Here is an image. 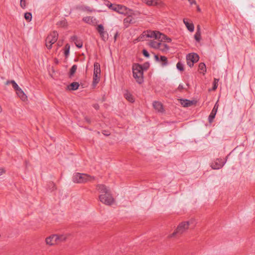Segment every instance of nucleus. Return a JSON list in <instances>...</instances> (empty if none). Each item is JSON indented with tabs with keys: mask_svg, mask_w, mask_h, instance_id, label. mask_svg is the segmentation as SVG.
<instances>
[{
	"mask_svg": "<svg viewBox=\"0 0 255 255\" xmlns=\"http://www.w3.org/2000/svg\"><path fill=\"white\" fill-rule=\"evenodd\" d=\"M96 189L101 193L99 198L102 203L107 205H111L114 203V198L110 190L105 185L98 184Z\"/></svg>",
	"mask_w": 255,
	"mask_h": 255,
	"instance_id": "1",
	"label": "nucleus"
},
{
	"mask_svg": "<svg viewBox=\"0 0 255 255\" xmlns=\"http://www.w3.org/2000/svg\"><path fill=\"white\" fill-rule=\"evenodd\" d=\"M95 177L87 174L75 173L73 174L72 181L76 183H85L94 180Z\"/></svg>",
	"mask_w": 255,
	"mask_h": 255,
	"instance_id": "2",
	"label": "nucleus"
},
{
	"mask_svg": "<svg viewBox=\"0 0 255 255\" xmlns=\"http://www.w3.org/2000/svg\"><path fill=\"white\" fill-rule=\"evenodd\" d=\"M133 76L138 84L143 82V72L142 66L139 64H134L132 66Z\"/></svg>",
	"mask_w": 255,
	"mask_h": 255,
	"instance_id": "3",
	"label": "nucleus"
},
{
	"mask_svg": "<svg viewBox=\"0 0 255 255\" xmlns=\"http://www.w3.org/2000/svg\"><path fill=\"white\" fill-rule=\"evenodd\" d=\"M190 224L189 221H184L180 223L175 231L169 236V238L176 237L185 233L189 229Z\"/></svg>",
	"mask_w": 255,
	"mask_h": 255,
	"instance_id": "4",
	"label": "nucleus"
},
{
	"mask_svg": "<svg viewBox=\"0 0 255 255\" xmlns=\"http://www.w3.org/2000/svg\"><path fill=\"white\" fill-rule=\"evenodd\" d=\"M104 3L110 9L120 14L126 15L127 13L130 10V9H128L125 6L120 4H113L110 3L109 1L107 0H104Z\"/></svg>",
	"mask_w": 255,
	"mask_h": 255,
	"instance_id": "5",
	"label": "nucleus"
},
{
	"mask_svg": "<svg viewBox=\"0 0 255 255\" xmlns=\"http://www.w3.org/2000/svg\"><path fill=\"white\" fill-rule=\"evenodd\" d=\"M58 34L57 31H53L47 36L45 40L46 46L48 49H51L52 45L58 39Z\"/></svg>",
	"mask_w": 255,
	"mask_h": 255,
	"instance_id": "6",
	"label": "nucleus"
},
{
	"mask_svg": "<svg viewBox=\"0 0 255 255\" xmlns=\"http://www.w3.org/2000/svg\"><path fill=\"white\" fill-rule=\"evenodd\" d=\"M126 15L127 17L124 19V25L126 28L129 27L130 24H133L136 22L135 18L136 14L132 10H129Z\"/></svg>",
	"mask_w": 255,
	"mask_h": 255,
	"instance_id": "7",
	"label": "nucleus"
},
{
	"mask_svg": "<svg viewBox=\"0 0 255 255\" xmlns=\"http://www.w3.org/2000/svg\"><path fill=\"white\" fill-rule=\"evenodd\" d=\"M94 69L93 81L92 85L94 87H95L100 80L101 69H100V65L98 63H95L94 64Z\"/></svg>",
	"mask_w": 255,
	"mask_h": 255,
	"instance_id": "8",
	"label": "nucleus"
},
{
	"mask_svg": "<svg viewBox=\"0 0 255 255\" xmlns=\"http://www.w3.org/2000/svg\"><path fill=\"white\" fill-rule=\"evenodd\" d=\"M159 31H144L141 35L139 37V40H143L145 38H155L158 39L159 38L158 33Z\"/></svg>",
	"mask_w": 255,
	"mask_h": 255,
	"instance_id": "9",
	"label": "nucleus"
},
{
	"mask_svg": "<svg viewBox=\"0 0 255 255\" xmlns=\"http://www.w3.org/2000/svg\"><path fill=\"white\" fill-rule=\"evenodd\" d=\"M199 59L198 55L194 53H189L186 56L187 64L190 67H193L194 63L197 62Z\"/></svg>",
	"mask_w": 255,
	"mask_h": 255,
	"instance_id": "10",
	"label": "nucleus"
},
{
	"mask_svg": "<svg viewBox=\"0 0 255 255\" xmlns=\"http://www.w3.org/2000/svg\"><path fill=\"white\" fill-rule=\"evenodd\" d=\"M96 30L103 40L105 41L108 39V34L107 31L105 30L104 27L102 24L97 25Z\"/></svg>",
	"mask_w": 255,
	"mask_h": 255,
	"instance_id": "11",
	"label": "nucleus"
},
{
	"mask_svg": "<svg viewBox=\"0 0 255 255\" xmlns=\"http://www.w3.org/2000/svg\"><path fill=\"white\" fill-rule=\"evenodd\" d=\"M226 161H223L221 159H217L211 165V167L213 169H219L221 168L225 164Z\"/></svg>",
	"mask_w": 255,
	"mask_h": 255,
	"instance_id": "12",
	"label": "nucleus"
},
{
	"mask_svg": "<svg viewBox=\"0 0 255 255\" xmlns=\"http://www.w3.org/2000/svg\"><path fill=\"white\" fill-rule=\"evenodd\" d=\"M82 20L85 23L94 26L97 25L99 22V21L93 16H85Z\"/></svg>",
	"mask_w": 255,
	"mask_h": 255,
	"instance_id": "13",
	"label": "nucleus"
},
{
	"mask_svg": "<svg viewBox=\"0 0 255 255\" xmlns=\"http://www.w3.org/2000/svg\"><path fill=\"white\" fill-rule=\"evenodd\" d=\"M57 234H54L50 236L45 239V243L47 245L53 246L56 244H57L56 239Z\"/></svg>",
	"mask_w": 255,
	"mask_h": 255,
	"instance_id": "14",
	"label": "nucleus"
},
{
	"mask_svg": "<svg viewBox=\"0 0 255 255\" xmlns=\"http://www.w3.org/2000/svg\"><path fill=\"white\" fill-rule=\"evenodd\" d=\"M219 105L218 104V102H217L213 109L212 110L211 113H210L209 117H208V121L210 123H212L215 117V116L217 114L218 109Z\"/></svg>",
	"mask_w": 255,
	"mask_h": 255,
	"instance_id": "15",
	"label": "nucleus"
},
{
	"mask_svg": "<svg viewBox=\"0 0 255 255\" xmlns=\"http://www.w3.org/2000/svg\"><path fill=\"white\" fill-rule=\"evenodd\" d=\"M77 8L81 10H82V11H87L90 12H92L96 11H97L98 12L103 11V10H96L95 9H94L93 8H91L90 7H89L88 6H86V5H79L77 7Z\"/></svg>",
	"mask_w": 255,
	"mask_h": 255,
	"instance_id": "16",
	"label": "nucleus"
},
{
	"mask_svg": "<svg viewBox=\"0 0 255 255\" xmlns=\"http://www.w3.org/2000/svg\"><path fill=\"white\" fill-rule=\"evenodd\" d=\"M70 236L69 234H62V235H57L56 241L57 244L65 242L68 239V237Z\"/></svg>",
	"mask_w": 255,
	"mask_h": 255,
	"instance_id": "17",
	"label": "nucleus"
},
{
	"mask_svg": "<svg viewBox=\"0 0 255 255\" xmlns=\"http://www.w3.org/2000/svg\"><path fill=\"white\" fill-rule=\"evenodd\" d=\"M71 40L74 42L76 46L78 48H81L83 46L82 42L78 39L77 36L74 35L71 37Z\"/></svg>",
	"mask_w": 255,
	"mask_h": 255,
	"instance_id": "18",
	"label": "nucleus"
},
{
	"mask_svg": "<svg viewBox=\"0 0 255 255\" xmlns=\"http://www.w3.org/2000/svg\"><path fill=\"white\" fill-rule=\"evenodd\" d=\"M153 106L158 112H162L163 111V106L161 103L155 101L153 103Z\"/></svg>",
	"mask_w": 255,
	"mask_h": 255,
	"instance_id": "19",
	"label": "nucleus"
},
{
	"mask_svg": "<svg viewBox=\"0 0 255 255\" xmlns=\"http://www.w3.org/2000/svg\"><path fill=\"white\" fill-rule=\"evenodd\" d=\"M16 94L23 101H24L27 97L26 95L24 94V92L21 88H18L17 90H16Z\"/></svg>",
	"mask_w": 255,
	"mask_h": 255,
	"instance_id": "20",
	"label": "nucleus"
},
{
	"mask_svg": "<svg viewBox=\"0 0 255 255\" xmlns=\"http://www.w3.org/2000/svg\"><path fill=\"white\" fill-rule=\"evenodd\" d=\"M183 22L189 31L190 32H193L194 31V26L192 23L188 22L186 19H183Z\"/></svg>",
	"mask_w": 255,
	"mask_h": 255,
	"instance_id": "21",
	"label": "nucleus"
},
{
	"mask_svg": "<svg viewBox=\"0 0 255 255\" xmlns=\"http://www.w3.org/2000/svg\"><path fill=\"white\" fill-rule=\"evenodd\" d=\"M194 101H190L187 99L181 100V104L184 107H188L192 105Z\"/></svg>",
	"mask_w": 255,
	"mask_h": 255,
	"instance_id": "22",
	"label": "nucleus"
},
{
	"mask_svg": "<svg viewBox=\"0 0 255 255\" xmlns=\"http://www.w3.org/2000/svg\"><path fill=\"white\" fill-rule=\"evenodd\" d=\"M158 35H159L158 39L160 40V41H165V42H170L171 41V38L167 37L165 35H164L160 32L158 33Z\"/></svg>",
	"mask_w": 255,
	"mask_h": 255,
	"instance_id": "23",
	"label": "nucleus"
},
{
	"mask_svg": "<svg viewBox=\"0 0 255 255\" xmlns=\"http://www.w3.org/2000/svg\"><path fill=\"white\" fill-rule=\"evenodd\" d=\"M149 45L151 47L159 49V47L161 46V43L155 41H151L149 43Z\"/></svg>",
	"mask_w": 255,
	"mask_h": 255,
	"instance_id": "24",
	"label": "nucleus"
},
{
	"mask_svg": "<svg viewBox=\"0 0 255 255\" xmlns=\"http://www.w3.org/2000/svg\"><path fill=\"white\" fill-rule=\"evenodd\" d=\"M125 98L128 100L129 102L132 103L134 102V99L132 95L129 93L128 91H126V92L124 94Z\"/></svg>",
	"mask_w": 255,
	"mask_h": 255,
	"instance_id": "25",
	"label": "nucleus"
},
{
	"mask_svg": "<svg viewBox=\"0 0 255 255\" xmlns=\"http://www.w3.org/2000/svg\"><path fill=\"white\" fill-rule=\"evenodd\" d=\"M198 70L200 71L201 73L204 74L206 72V67L205 64L204 63H200L199 64Z\"/></svg>",
	"mask_w": 255,
	"mask_h": 255,
	"instance_id": "26",
	"label": "nucleus"
},
{
	"mask_svg": "<svg viewBox=\"0 0 255 255\" xmlns=\"http://www.w3.org/2000/svg\"><path fill=\"white\" fill-rule=\"evenodd\" d=\"M144 2L148 5H155L159 3V0H144Z\"/></svg>",
	"mask_w": 255,
	"mask_h": 255,
	"instance_id": "27",
	"label": "nucleus"
},
{
	"mask_svg": "<svg viewBox=\"0 0 255 255\" xmlns=\"http://www.w3.org/2000/svg\"><path fill=\"white\" fill-rule=\"evenodd\" d=\"M159 61L162 62L161 65L162 66H165L168 64L167 58L166 57L164 56H161L160 57Z\"/></svg>",
	"mask_w": 255,
	"mask_h": 255,
	"instance_id": "28",
	"label": "nucleus"
},
{
	"mask_svg": "<svg viewBox=\"0 0 255 255\" xmlns=\"http://www.w3.org/2000/svg\"><path fill=\"white\" fill-rule=\"evenodd\" d=\"M9 84H12L13 89L15 91L17 90L18 88H19L18 85L16 84V83L14 80L7 81L5 84L8 85Z\"/></svg>",
	"mask_w": 255,
	"mask_h": 255,
	"instance_id": "29",
	"label": "nucleus"
},
{
	"mask_svg": "<svg viewBox=\"0 0 255 255\" xmlns=\"http://www.w3.org/2000/svg\"><path fill=\"white\" fill-rule=\"evenodd\" d=\"M79 84L78 82H74L69 86V89L71 90H76L78 89Z\"/></svg>",
	"mask_w": 255,
	"mask_h": 255,
	"instance_id": "30",
	"label": "nucleus"
},
{
	"mask_svg": "<svg viewBox=\"0 0 255 255\" xmlns=\"http://www.w3.org/2000/svg\"><path fill=\"white\" fill-rule=\"evenodd\" d=\"M159 50L163 52H166L169 50V47L166 44L161 43V46L159 47Z\"/></svg>",
	"mask_w": 255,
	"mask_h": 255,
	"instance_id": "31",
	"label": "nucleus"
},
{
	"mask_svg": "<svg viewBox=\"0 0 255 255\" xmlns=\"http://www.w3.org/2000/svg\"><path fill=\"white\" fill-rule=\"evenodd\" d=\"M77 66L76 65H73L72 66V67L70 69V77H71L72 76H73L74 74V73H75V72L77 70Z\"/></svg>",
	"mask_w": 255,
	"mask_h": 255,
	"instance_id": "32",
	"label": "nucleus"
},
{
	"mask_svg": "<svg viewBox=\"0 0 255 255\" xmlns=\"http://www.w3.org/2000/svg\"><path fill=\"white\" fill-rule=\"evenodd\" d=\"M177 69L180 71H183L184 70V65L181 62H178L176 64Z\"/></svg>",
	"mask_w": 255,
	"mask_h": 255,
	"instance_id": "33",
	"label": "nucleus"
},
{
	"mask_svg": "<svg viewBox=\"0 0 255 255\" xmlns=\"http://www.w3.org/2000/svg\"><path fill=\"white\" fill-rule=\"evenodd\" d=\"M70 45L69 44H67L65 45V50L64 51V54L66 57H67L69 55V51H70Z\"/></svg>",
	"mask_w": 255,
	"mask_h": 255,
	"instance_id": "34",
	"label": "nucleus"
},
{
	"mask_svg": "<svg viewBox=\"0 0 255 255\" xmlns=\"http://www.w3.org/2000/svg\"><path fill=\"white\" fill-rule=\"evenodd\" d=\"M24 18L28 21H30L32 19V14L30 12H26L24 14Z\"/></svg>",
	"mask_w": 255,
	"mask_h": 255,
	"instance_id": "35",
	"label": "nucleus"
},
{
	"mask_svg": "<svg viewBox=\"0 0 255 255\" xmlns=\"http://www.w3.org/2000/svg\"><path fill=\"white\" fill-rule=\"evenodd\" d=\"M219 82V79H214V82H213V86L212 87L213 90H215L217 87H218V83Z\"/></svg>",
	"mask_w": 255,
	"mask_h": 255,
	"instance_id": "36",
	"label": "nucleus"
},
{
	"mask_svg": "<svg viewBox=\"0 0 255 255\" xmlns=\"http://www.w3.org/2000/svg\"><path fill=\"white\" fill-rule=\"evenodd\" d=\"M194 38L197 42H199L201 40V33L196 32L195 34Z\"/></svg>",
	"mask_w": 255,
	"mask_h": 255,
	"instance_id": "37",
	"label": "nucleus"
},
{
	"mask_svg": "<svg viewBox=\"0 0 255 255\" xmlns=\"http://www.w3.org/2000/svg\"><path fill=\"white\" fill-rule=\"evenodd\" d=\"M142 53L145 57L147 58H148L149 57V54L146 50L143 49L142 51Z\"/></svg>",
	"mask_w": 255,
	"mask_h": 255,
	"instance_id": "38",
	"label": "nucleus"
},
{
	"mask_svg": "<svg viewBox=\"0 0 255 255\" xmlns=\"http://www.w3.org/2000/svg\"><path fill=\"white\" fill-rule=\"evenodd\" d=\"M20 6L22 8H24L26 6L25 5V0H20Z\"/></svg>",
	"mask_w": 255,
	"mask_h": 255,
	"instance_id": "39",
	"label": "nucleus"
},
{
	"mask_svg": "<svg viewBox=\"0 0 255 255\" xmlns=\"http://www.w3.org/2000/svg\"><path fill=\"white\" fill-rule=\"evenodd\" d=\"M149 66V63H145L144 64V65H143L142 67H143V69H145V70H146Z\"/></svg>",
	"mask_w": 255,
	"mask_h": 255,
	"instance_id": "40",
	"label": "nucleus"
},
{
	"mask_svg": "<svg viewBox=\"0 0 255 255\" xmlns=\"http://www.w3.org/2000/svg\"><path fill=\"white\" fill-rule=\"evenodd\" d=\"M178 89L179 90H182L184 89V87H183V85H182V84H180L178 86Z\"/></svg>",
	"mask_w": 255,
	"mask_h": 255,
	"instance_id": "41",
	"label": "nucleus"
},
{
	"mask_svg": "<svg viewBox=\"0 0 255 255\" xmlns=\"http://www.w3.org/2000/svg\"><path fill=\"white\" fill-rule=\"evenodd\" d=\"M196 32H198L199 33H201V29L200 26L199 25H198L197 27V31Z\"/></svg>",
	"mask_w": 255,
	"mask_h": 255,
	"instance_id": "42",
	"label": "nucleus"
},
{
	"mask_svg": "<svg viewBox=\"0 0 255 255\" xmlns=\"http://www.w3.org/2000/svg\"><path fill=\"white\" fill-rule=\"evenodd\" d=\"M154 58L156 61H157V62L159 61L160 59L159 58L158 56L157 55H154Z\"/></svg>",
	"mask_w": 255,
	"mask_h": 255,
	"instance_id": "43",
	"label": "nucleus"
},
{
	"mask_svg": "<svg viewBox=\"0 0 255 255\" xmlns=\"http://www.w3.org/2000/svg\"><path fill=\"white\" fill-rule=\"evenodd\" d=\"M103 133L104 135H106V136H108V135H110V133L109 132H108V131H105V130L103 131Z\"/></svg>",
	"mask_w": 255,
	"mask_h": 255,
	"instance_id": "44",
	"label": "nucleus"
},
{
	"mask_svg": "<svg viewBox=\"0 0 255 255\" xmlns=\"http://www.w3.org/2000/svg\"><path fill=\"white\" fill-rule=\"evenodd\" d=\"M4 172V170L3 168H0V176Z\"/></svg>",
	"mask_w": 255,
	"mask_h": 255,
	"instance_id": "45",
	"label": "nucleus"
},
{
	"mask_svg": "<svg viewBox=\"0 0 255 255\" xmlns=\"http://www.w3.org/2000/svg\"><path fill=\"white\" fill-rule=\"evenodd\" d=\"M188 1L191 4H192L193 3H195V0H188Z\"/></svg>",
	"mask_w": 255,
	"mask_h": 255,
	"instance_id": "46",
	"label": "nucleus"
},
{
	"mask_svg": "<svg viewBox=\"0 0 255 255\" xmlns=\"http://www.w3.org/2000/svg\"><path fill=\"white\" fill-rule=\"evenodd\" d=\"M118 35V32H117V33H116V34L115 35V36H114V38H115V40H116V38H117V37Z\"/></svg>",
	"mask_w": 255,
	"mask_h": 255,
	"instance_id": "47",
	"label": "nucleus"
},
{
	"mask_svg": "<svg viewBox=\"0 0 255 255\" xmlns=\"http://www.w3.org/2000/svg\"><path fill=\"white\" fill-rule=\"evenodd\" d=\"M94 107H95V109H97L98 108L99 106H98V105H95L94 106Z\"/></svg>",
	"mask_w": 255,
	"mask_h": 255,
	"instance_id": "48",
	"label": "nucleus"
},
{
	"mask_svg": "<svg viewBox=\"0 0 255 255\" xmlns=\"http://www.w3.org/2000/svg\"><path fill=\"white\" fill-rule=\"evenodd\" d=\"M1 111H2V109H1V107L0 106V113L1 112Z\"/></svg>",
	"mask_w": 255,
	"mask_h": 255,
	"instance_id": "49",
	"label": "nucleus"
},
{
	"mask_svg": "<svg viewBox=\"0 0 255 255\" xmlns=\"http://www.w3.org/2000/svg\"><path fill=\"white\" fill-rule=\"evenodd\" d=\"M198 11H200V9L199 8H198Z\"/></svg>",
	"mask_w": 255,
	"mask_h": 255,
	"instance_id": "50",
	"label": "nucleus"
}]
</instances>
